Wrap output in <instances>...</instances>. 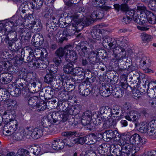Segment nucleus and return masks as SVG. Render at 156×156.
<instances>
[{
	"instance_id": "f257e3e1",
	"label": "nucleus",
	"mask_w": 156,
	"mask_h": 156,
	"mask_svg": "<svg viewBox=\"0 0 156 156\" xmlns=\"http://www.w3.org/2000/svg\"><path fill=\"white\" fill-rule=\"evenodd\" d=\"M103 39V46L107 49H111L113 52L112 55L116 59H119L126 56V52L125 49L117 44L116 40L114 39L112 41V38L109 36H105Z\"/></svg>"
},
{
	"instance_id": "f03ea898",
	"label": "nucleus",
	"mask_w": 156,
	"mask_h": 156,
	"mask_svg": "<svg viewBox=\"0 0 156 156\" xmlns=\"http://www.w3.org/2000/svg\"><path fill=\"white\" fill-rule=\"evenodd\" d=\"M68 119V115L66 114H60L58 112H53L50 113L47 117H44L41 120L42 128L47 127L52 130L50 127L51 124H59L61 122H64Z\"/></svg>"
},
{
	"instance_id": "7ed1b4c3",
	"label": "nucleus",
	"mask_w": 156,
	"mask_h": 156,
	"mask_svg": "<svg viewBox=\"0 0 156 156\" xmlns=\"http://www.w3.org/2000/svg\"><path fill=\"white\" fill-rule=\"evenodd\" d=\"M120 146H124L126 144L129 146L126 150L130 153L133 152V154L140 150L143 143L142 138L137 133L132 135L128 142L124 139H120Z\"/></svg>"
},
{
	"instance_id": "20e7f679",
	"label": "nucleus",
	"mask_w": 156,
	"mask_h": 156,
	"mask_svg": "<svg viewBox=\"0 0 156 156\" xmlns=\"http://www.w3.org/2000/svg\"><path fill=\"white\" fill-rule=\"evenodd\" d=\"M104 31L103 29H94L91 32V35L94 40L89 38L87 41H83L81 42L80 48L83 52H80L79 54L82 57L85 56V53L88 51L90 49L93 48L94 44L96 41V40H99L100 34H102Z\"/></svg>"
},
{
	"instance_id": "39448f33",
	"label": "nucleus",
	"mask_w": 156,
	"mask_h": 156,
	"mask_svg": "<svg viewBox=\"0 0 156 156\" xmlns=\"http://www.w3.org/2000/svg\"><path fill=\"white\" fill-rule=\"evenodd\" d=\"M74 25V24H70L63 31L60 30L57 33L56 37L58 43L62 44L64 41H66L70 36L74 34L76 30L75 28L73 27Z\"/></svg>"
},
{
	"instance_id": "423d86ee",
	"label": "nucleus",
	"mask_w": 156,
	"mask_h": 156,
	"mask_svg": "<svg viewBox=\"0 0 156 156\" xmlns=\"http://www.w3.org/2000/svg\"><path fill=\"white\" fill-rule=\"evenodd\" d=\"M51 133L52 131H50V129L49 128L47 127L42 128V126H40L33 129L30 135L33 139H37L42 136L44 133L50 134Z\"/></svg>"
},
{
	"instance_id": "0eeeda50",
	"label": "nucleus",
	"mask_w": 156,
	"mask_h": 156,
	"mask_svg": "<svg viewBox=\"0 0 156 156\" xmlns=\"http://www.w3.org/2000/svg\"><path fill=\"white\" fill-rule=\"evenodd\" d=\"M58 21L53 16H51L46 24V30L48 32H53L57 29Z\"/></svg>"
},
{
	"instance_id": "6e6552de",
	"label": "nucleus",
	"mask_w": 156,
	"mask_h": 156,
	"mask_svg": "<svg viewBox=\"0 0 156 156\" xmlns=\"http://www.w3.org/2000/svg\"><path fill=\"white\" fill-rule=\"evenodd\" d=\"M26 86L30 91L33 93H37L40 90L42 84L39 82L28 83L27 82Z\"/></svg>"
},
{
	"instance_id": "1a4fd4ad",
	"label": "nucleus",
	"mask_w": 156,
	"mask_h": 156,
	"mask_svg": "<svg viewBox=\"0 0 156 156\" xmlns=\"http://www.w3.org/2000/svg\"><path fill=\"white\" fill-rule=\"evenodd\" d=\"M146 11H148L147 10L141 11L140 14H136V19L134 20V21L140 25L143 24L144 23L147 21V18L146 16Z\"/></svg>"
},
{
	"instance_id": "9d476101",
	"label": "nucleus",
	"mask_w": 156,
	"mask_h": 156,
	"mask_svg": "<svg viewBox=\"0 0 156 156\" xmlns=\"http://www.w3.org/2000/svg\"><path fill=\"white\" fill-rule=\"evenodd\" d=\"M29 28L31 27V30L32 32H37L40 31L42 28V24L39 19H36L29 26Z\"/></svg>"
},
{
	"instance_id": "9b49d317",
	"label": "nucleus",
	"mask_w": 156,
	"mask_h": 156,
	"mask_svg": "<svg viewBox=\"0 0 156 156\" xmlns=\"http://www.w3.org/2000/svg\"><path fill=\"white\" fill-rule=\"evenodd\" d=\"M33 44L36 47L41 45L44 43V38L41 34H34L32 38Z\"/></svg>"
},
{
	"instance_id": "f8f14e48",
	"label": "nucleus",
	"mask_w": 156,
	"mask_h": 156,
	"mask_svg": "<svg viewBox=\"0 0 156 156\" xmlns=\"http://www.w3.org/2000/svg\"><path fill=\"white\" fill-rule=\"evenodd\" d=\"M156 83L152 82L147 84L148 89L147 90L148 96L151 98L156 97Z\"/></svg>"
},
{
	"instance_id": "ddd939ff",
	"label": "nucleus",
	"mask_w": 156,
	"mask_h": 156,
	"mask_svg": "<svg viewBox=\"0 0 156 156\" xmlns=\"http://www.w3.org/2000/svg\"><path fill=\"white\" fill-rule=\"evenodd\" d=\"M87 84L86 82H83L80 83L79 86L80 94L84 96H87L89 95L92 91L91 88L86 87Z\"/></svg>"
},
{
	"instance_id": "4468645a",
	"label": "nucleus",
	"mask_w": 156,
	"mask_h": 156,
	"mask_svg": "<svg viewBox=\"0 0 156 156\" xmlns=\"http://www.w3.org/2000/svg\"><path fill=\"white\" fill-rule=\"evenodd\" d=\"M67 51L65 57L66 62L70 63H75L77 61V56L73 51L71 50L69 51V53Z\"/></svg>"
},
{
	"instance_id": "2eb2a0df",
	"label": "nucleus",
	"mask_w": 156,
	"mask_h": 156,
	"mask_svg": "<svg viewBox=\"0 0 156 156\" xmlns=\"http://www.w3.org/2000/svg\"><path fill=\"white\" fill-rule=\"evenodd\" d=\"M13 78V76L10 73H4L0 75V83L7 84L10 82Z\"/></svg>"
},
{
	"instance_id": "dca6fc26",
	"label": "nucleus",
	"mask_w": 156,
	"mask_h": 156,
	"mask_svg": "<svg viewBox=\"0 0 156 156\" xmlns=\"http://www.w3.org/2000/svg\"><path fill=\"white\" fill-rule=\"evenodd\" d=\"M125 118L129 121H132L136 125L139 119L138 114L136 111L132 110L128 112L125 116Z\"/></svg>"
},
{
	"instance_id": "f3484780",
	"label": "nucleus",
	"mask_w": 156,
	"mask_h": 156,
	"mask_svg": "<svg viewBox=\"0 0 156 156\" xmlns=\"http://www.w3.org/2000/svg\"><path fill=\"white\" fill-rule=\"evenodd\" d=\"M100 115L103 119H107L108 117L111 116V109L108 106H103L100 108Z\"/></svg>"
},
{
	"instance_id": "a211bd4d",
	"label": "nucleus",
	"mask_w": 156,
	"mask_h": 156,
	"mask_svg": "<svg viewBox=\"0 0 156 156\" xmlns=\"http://www.w3.org/2000/svg\"><path fill=\"white\" fill-rule=\"evenodd\" d=\"M100 92L101 96L105 97H108L112 94V90H110L109 86L107 84L100 86Z\"/></svg>"
},
{
	"instance_id": "6ab92c4d",
	"label": "nucleus",
	"mask_w": 156,
	"mask_h": 156,
	"mask_svg": "<svg viewBox=\"0 0 156 156\" xmlns=\"http://www.w3.org/2000/svg\"><path fill=\"white\" fill-rule=\"evenodd\" d=\"M72 48L71 45H66L64 48L60 47L55 51V54L57 56L62 58L66 53V51H70Z\"/></svg>"
},
{
	"instance_id": "aec40b11",
	"label": "nucleus",
	"mask_w": 156,
	"mask_h": 156,
	"mask_svg": "<svg viewBox=\"0 0 156 156\" xmlns=\"http://www.w3.org/2000/svg\"><path fill=\"white\" fill-rule=\"evenodd\" d=\"M64 147L63 140L62 139H55L52 142V147L55 150L62 149Z\"/></svg>"
},
{
	"instance_id": "412c9836",
	"label": "nucleus",
	"mask_w": 156,
	"mask_h": 156,
	"mask_svg": "<svg viewBox=\"0 0 156 156\" xmlns=\"http://www.w3.org/2000/svg\"><path fill=\"white\" fill-rule=\"evenodd\" d=\"M111 109V116L114 117H118V119H120V117L122 115V110L118 106H113Z\"/></svg>"
},
{
	"instance_id": "4be33fe9",
	"label": "nucleus",
	"mask_w": 156,
	"mask_h": 156,
	"mask_svg": "<svg viewBox=\"0 0 156 156\" xmlns=\"http://www.w3.org/2000/svg\"><path fill=\"white\" fill-rule=\"evenodd\" d=\"M103 126V129H107L112 127L116 124V121L111 118H109L106 120L105 119Z\"/></svg>"
},
{
	"instance_id": "5701e85b",
	"label": "nucleus",
	"mask_w": 156,
	"mask_h": 156,
	"mask_svg": "<svg viewBox=\"0 0 156 156\" xmlns=\"http://www.w3.org/2000/svg\"><path fill=\"white\" fill-rule=\"evenodd\" d=\"M44 82L48 84H50L53 86L55 82V76L51 73L47 74L44 78Z\"/></svg>"
},
{
	"instance_id": "b1692460",
	"label": "nucleus",
	"mask_w": 156,
	"mask_h": 156,
	"mask_svg": "<svg viewBox=\"0 0 156 156\" xmlns=\"http://www.w3.org/2000/svg\"><path fill=\"white\" fill-rule=\"evenodd\" d=\"M87 144L91 145L96 143L98 141V137L94 133H90L87 135Z\"/></svg>"
},
{
	"instance_id": "393cba45",
	"label": "nucleus",
	"mask_w": 156,
	"mask_h": 156,
	"mask_svg": "<svg viewBox=\"0 0 156 156\" xmlns=\"http://www.w3.org/2000/svg\"><path fill=\"white\" fill-rule=\"evenodd\" d=\"M74 66L73 65L70 63H69L63 66V70L64 72L68 74H73Z\"/></svg>"
},
{
	"instance_id": "a878e982",
	"label": "nucleus",
	"mask_w": 156,
	"mask_h": 156,
	"mask_svg": "<svg viewBox=\"0 0 156 156\" xmlns=\"http://www.w3.org/2000/svg\"><path fill=\"white\" fill-rule=\"evenodd\" d=\"M27 28H19L17 32L18 34L22 37H24L25 38H28L31 37L30 33L28 31Z\"/></svg>"
},
{
	"instance_id": "bb28decb",
	"label": "nucleus",
	"mask_w": 156,
	"mask_h": 156,
	"mask_svg": "<svg viewBox=\"0 0 156 156\" xmlns=\"http://www.w3.org/2000/svg\"><path fill=\"white\" fill-rule=\"evenodd\" d=\"M10 87H12L13 88L12 90H8L10 91V94L13 97H16L19 96L20 94L21 90L18 87L15 88L11 84H9L7 87L9 88Z\"/></svg>"
},
{
	"instance_id": "cd10ccee",
	"label": "nucleus",
	"mask_w": 156,
	"mask_h": 156,
	"mask_svg": "<svg viewBox=\"0 0 156 156\" xmlns=\"http://www.w3.org/2000/svg\"><path fill=\"white\" fill-rule=\"evenodd\" d=\"M28 51H29V55L27 57H25L26 61L24 62L26 63L27 62H32V64L34 62V60H35L34 58V53L33 50L30 47H28Z\"/></svg>"
},
{
	"instance_id": "c85d7f7f",
	"label": "nucleus",
	"mask_w": 156,
	"mask_h": 156,
	"mask_svg": "<svg viewBox=\"0 0 156 156\" xmlns=\"http://www.w3.org/2000/svg\"><path fill=\"white\" fill-rule=\"evenodd\" d=\"M147 17V21L150 23L155 24L156 23V16L153 13L150 11H146Z\"/></svg>"
},
{
	"instance_id": "c756f323",
	"label": "nucleus",
	"mask_w": 156,
	"mask_h": 156,
	"mask_svg": "<svg viewBox=\"0 0 156 156\" xmlns=\"http://www.w3.org/2000/svg\"><path fill=\"white\" fill-rule=\"evenodd\" d=\"M124 94V92L119 87H115L112 90V94L115 98H119L122 97Z\"/></svg>"
},
{
	"instance_id": "7c9ffc66",
	"label": "nucleus",
	"mask_w": 156,
	"mask_h": 156,
	"mask_svg": "<svg viewBox=\"0 0 156 156\" xmlns=\"http://www.w3.org/2000/svg\"><path fill=\"white\" fill-rule=\"evenodd\" d=\"M116 132L112 131V130H109L107 131L106 134V137L107 138L111 140L112 139H114L115 140L117 141H119L120 143V139H119V137L118 139H117V137L116 136V135L115 134V133Z\"/></svg>"
},
{
	"instance_id": "2f4dec72",
	"label": "nucleus",
	"mask_w": 156,
	"mask_h": 156,
	"mask_svg": "<svg viewBox=\"0 0 156 156\" xmlns=\"http://www.w3.org/2000/svg\"><path fill=\"white\" fill-rule=\"evenodd\" d=\"M62 75L61 74L59 78L57 79H55V84L53 85V87L56 88L60 89L63 86H65V84L63 85L64 82L63 79H62Z\"/></svg>"
},
{
	"instance_id": "473e14b6",
	"label": "nucleus",
	"mask_w": 156,
	"mask_h": 156,
	"mask_svg": "<svg viewBox=\"0 0 156 156\" xmlns=\"http://www.w3.org/2000/svg\"><path fill=\"white\" fill-rule=\"evenodd\" d=\"M40 62L42 61H40ZM33 66H36L37 68L41 70L47 68V64H45L43 62H39L37 60H34V62L33 63Z\"/></svg>"
},
{
	"instance_id": "72a5a7b5",
	"label": "nucleus",
	"mask_w": 156,
	"mask_h": 156,
	"mask_svg": "<svg viewBox=\"0 0 156 156\" xmlns=\"http://www.w3.org/2000/svg\"><path fill=\"white\" fill-rule=\"evenodd\" d=\"M46 104L44 101L41 100L37 102L36 106V109L38 111H43L47 108Z\"/></svg>"
},
{
	"instance_id": "f704fd0d",
	"label": "nucleus",
	"mask_w": 156,
	"mask_h": 156,
	"mask_svg": "<svg viewBox=\"0 0 156 156\" xmlns=\"http://www.w3.org/2000/svg\"><path fill=\"white\" fill-rule=\"evenodd\" d=\"M38 100V98L36 96L31 97L28 99L29 105L31 108H33L36 107Z\"/></svg>"
},
{
	"instance_id": "c9c22d12",
	"label": "nucleus",
	"mask_w": 156,
	"mask_h": 156,
	"mask_svg": "<svg viewBox=\"0 0 156 156\" xmlns=\"http://www.w3.org/2000/svg\"><path fill=\"white\" fill-rule=\"evenodd\" d=\"M98 54V52L96 51H91L89 56L90 60L91 62H94V64L97 62Z\"/></svg>"
},
{
	"instance_id": "e433bc0d",
	"label": "nucleus",
	"mask_w": 156,
	"mask_h": 156,
	"mask_svg": "<svg viewBox=\"0 0 156 156\" xmlns=\"http://www.w3.org/2000/svg\"><path fill=\"white\" fill-rule=\"evenodd\" d=\"M64 145H65L69 147H71L73 146L75 144V139H71L67 138L63 140Z\"/></svg>"
},
{
	"instance_id": "4c0bfd02",
	"label": "nucleus",
	"mask_w": 156,
	"mask_h": 156,
	"mask_svg": "<svg viewBox=\"0 0 156 156\" xmlns=\"http://www.w3.org/2000/svg\"><path fill=\"white\" fill-rule=\"evenodd\" d=\"M78 18L76 21H75L74 23V27L73 28H75V30L76 31H80L82 30L83 28V21H78Z\"/></svg>"
},
{
	"instance_id": "58836bf2",
	"label": "nucleus",
	"mask_w": 156,
	"mask_h": 156,
	"mask_svg": "<svg viewBox=\"0 0 156 156\" xmlns=\"http://www.w3.org/2000/svg\"><path fill=\"white\" fill-rule=\"evenodd\" d=\"M30 154L29 151L23 148L19 149L16 153L17 156H31Z\"/></svg>"
},
{
	"instance_id": "ea45409f",
	"label": "nucleus",
	"mask_w": 156,
	"mask_h": 156,
	"mask_svg": "<svg viewBox=\"0 0 156 156\" xmlns=\"http://www.w3.org/2000/svg\"><path fill=\"white\" fill-rule=\"evenodd\" d=\"M143 93L135 87L132 90V96L134 98L137 99L140 97L142 93Z\"/></svg>"
},
{
	"instance_id": "a19ab883",
	"label": "nucleus",
	"mask_w": 156,
	"mask_h": 156,
	"mask_svg": "<svg viewBox=\"0 0 156 156\" xmlns=\"http://www.w3.org/2000/svg\"><path fill=\"white\" fill-rule=\"evenodd\" d=\"M17 122L16 120H13L10 122L8 125V126L9 127L10 129L12 131H13V132H16L18 127Z\"/></svg>"
},
{
	"instance_id": "79ce46f5",
	"label": "nucleus",
	"mask_w": 156,
	"mask_h": 156,
	"mask_svg": "<svg viewBox=\"0 0 156 156\" xmlns=\"http://www.w3.org/2000/svg\"><path fill=\"white\" fill-rule=\"evenodd\" d=\"M131 74L132 75V76H131V77L132 78V79H133L134 80L137 79L138 81H137V83H136L137 80H136V84L135 85V86L136 87L138 85L140 84V83L139 73L138 72L136 71H133L132 73H131Z\"/></svg>"
},
{
	"instance_id": "37998d69",
	"label": "nucleus",
	"mask_w": 156,
	"mask_h": 156,
	"mask_svg": "<svg viewBox=\"0 0 156 156\" xmlns=\"http://www.w3.org/2000/svg\"><path fill=\"white\" fill-rule=\"evenodd\" d=\"M8 36L11 39V41L12 43H15L17 41L18 39L16 32L11 31L8 33Z\"/></svg>"
},
{
	"instance_id": "c03bdc74",
	"label": "nucleus",
	"mask_w": 156,
	"mask_h": 156,
	"mask_svg": "<svg viewBox=\"0 0 156 156\" xmlns=\"http://www.w3.org/2000/svg\"><path fill=\"white\" fill-rule=\"evenodd\" d=\"M23 137V135L22 136L21 133L15 132L12 135L11 137L15 140H21L24 138Z\"/></svg>"
},
{
	"instance_id": "a18cd8bd",
	"label": "nucleus",
	"mask_w": 156,
	"mask_h": 156,
	"mask_svg": "<svg viewBox=\"0 0 156 156\" xmlns=\"http://www.w3.org/2000/svg\"><path fill=\"white\" fill-rule=\"evenodd\" d=\"M27 73L24 69H22L20 70L18 73V75L20 80L22 81L23 80L24 81L26 80L27 78Z\"/></svg>"
},
{
	"instance_id": "49530a36",
	"label": "nucleus",
	"mask_w": 156,
	"mask_h": 156,
	"mask_svg": "<svg viewBox=\"0 0 156 156\" xmlns=\"http://www.w3.org/2000/svg\"><path fill=\"white\" fill-rule=\"evenodd\" d=\"M141 38L144 43H148L151 41L152 37L146 33H142L140 35Z\"/></svg>"
},
{
	"instance_id": "de8ad7c7",
	"label": "nucleus",
	"mask_w": 156,
	"mask_h": 156,
	"mask_svg": "<svg viewBox=\"0 0 156 156\" xmlns=\"http://www.w3.org/2000/svg\"><path fill=\"white\" fill-rule=\"evenodd\" d=\"M87 135L85 136L79 137L78 138L75 139L76 144H80L83 145L85 143L87 144Z\"/></svg>"
},
{
	"instance_id": "09e8293b",
	"label": "nucleus",
	"mask_w": 156,
	"mask_h": 156,
	"mask_svg": "<svg viewBox=\"0 0 156 156\" xmlns=\"http://www.w3.org/2000/svg\"><path fill=\"white\" fill-rule=\"evenodd\" d=\"M62 16H64V15L62 14L61 16V17L59 19L58 21V25L61 28H63L67 27L66 25L67 24L66 20H65L64 17L63 18Z\"/></svg>"
},
{
	"instance_id": "8fccbe9b",
	"label": "nucleus",
	"mask_w": 156,
	"mask_h": 156,
	"mask_svg": "<svg viewBox=\"0 0 156 156\" xmlns=\"http://www.w3.org/2000/svg\"><path fill=\"white\" fill-rule=\"evenodd\" d=\"M65 20H66V23L68 24H74V22L77 20V17L76 16H72L67 15L66 17H64Z\"/></svg>"
},
{
	"instance_id": "3c124183",
	"label": "nucleus",
	"mask_w": 156,
	"mask_h": 156,
	"mask_svg": "<svg viewBox=\"0 0 156 156\" xmlns=\"http://www.w3.org/2000/svg\"><path fill=\"white\" fill-rule=\"evenodd\" d=\"M3 133L4 134L5 136H10L11 137L13 133V131L10 129L8 125L5 126L3 128Z\"/></svg>"
},
{
	"instance_id": "603ef678",
	"label": "nucleus",
	"mask_w": 156,
	"mask_h": 156,
	"mask_svg": "<svg viewBox=\"0 0 156 156\" xmlns=\"http://www.w3.org/2000/svg\"><path fill=\"white\" fill-rule=\"evenodd\" d=\"M136 14H138L137 13H136L134 10H129L126 12L125 15L127 16L130 17V18L134 21L135 19H136Z\"/></svg>"
},
{
	"instance_id": "864d4df0",
	"label": "nucleus",
	"mask_w": 156,
	"mask_h": 156,
	"mask_svg": "<svg viewBox=\"0 0 156 156\" xmlns=\"http://www.w3.org/2000/svg\"><path fill=\"white\" fill-rule=\"evenodd\" d=\"M106 0H93L92 4L95 7H101L104 4Z\"/></svg>"
},
{
	"instance_id": "5fc2aeb1",
	"label": "nucleus",
	"mask_w": 156,
	"mask_h": 156,
	"mask_svg": "<svg viewBox=\"0 0 156 156\" xmlns=\"http://www.w3.org/2000/svg\"><path fill=\"white\" fill-rule=\"evenodd\" d=\"M123 77L124 78V81L123 82H122V80H121V86L122 88L125 89H127L128 87L132 88V87L131 86L130 87L129 86L128 84L127 83V76L126 75H122Z\"/></svg>"
},
{
	"instance_id": "6e6d98bb",
	"label": "nucleus",
	"mask_w": 156,
	"mask_h": 156,
	"mask_svg": "<svg viewBox=\"0 0 156 156\" xmlns=\"http://www.w3.org/2000/svg\"><path fill=\"white\" fill-rule=\"evenodd\" d=\"M82 21L84 26H88L94 22V20L90 17L83 18Z\"/></svg>"
},
{
	"instance_id": "4d7b16f0",
	"label": "nucleus",
	"mask_w": 156,
	"mask_h": 156,
	"mask_svg": "<svg viewBox=\"0 0 156 156\" xmlns=\"http://www.w3.org/2000/svg\"><path fill=\"white\" fill-rule=\"evenodd\" d=\"M82 118L87 120L91 121V113L90 111H87L84 112L82 115Z\"/></svg>"
},
{
	"instance_id": "13d9d810",
	"label": "nucleus",
	"mask_w": 156,
	"mask_h": 156,
	"mask_svg": "<svg viewBox=\"0 0 156 156\" xmlns=\"http://www.w3.org/2000/svg\"><path fill=\"white\" fill-rule=\"evenodd\" d=\"M68 103L66 102H62L59 105H57V108L60 109V110L62 111H65L67 108V105Z\"/></svg>"
},
{
	"instance_id": "bf43d9fd",
	"label": "nucleus",
	"mask_w": 156,
	"mask_h": 156,
	"mask_svg": "<svg viewBox=\"0 0 156 156\" xmlns=\"http://www.w3.org/2000/svg\"><path fill=\"white\" fill-rule=\"evenodd\" d=\"M103 118L101 115L99 116H97V117L93 119V123L94 125H98L104 120V119H103Z\"/></svg>"
},
{
	"instance_id": "052dcab7",
	"label": "nucleus",
	"mask_w": 156,
	"mask_h": 156,
	"mask_svg": "<svg viewBox=\"0 0 156 156\" xmlns=\"http://www.w3.org/2000/svg\"><path fill=\"white\" fill-rule=\"evenodd\" d=\"M33 130L32 128L30 127L27 126L23 130V133L24 136H26L31 134Z\"/></svg>"
},
{
	"instance_id": "680f3d73",
	"label": "nucleus",
	"mask_w": 156,
	"mask_h": 156,
	"mask_svg": "<svg viewBox=\"0 0 156 156\" xmlns=\"http://www.w3.org/2000/svg\"><path fill=\"white\" fill-rule=\"evenodd\" d=\"M154 4L156 5V0H150L148 5L151 10L156 11V8L154 6Z\"/></svg>"
},
{
	"instance_id": "e2e57ef3",
	"label": "nucleus",
	"mask_w": 156,
	"mask_h": 156,
	"mask_svg": "<svg viewBox=\"0 0 156 156\" xmlns=\"http://www.w3.org/2000/svg\"><path fill=\"white\" fill-rule=\"evenodd\" d=\"M31 150H33V153L35 155H38L40 153L41 148L39 145H34L32 147Z\"/></svg>"
},
{
	"instance_id": "0e129e2a",
	"label": "nucleus",
	"mask_w": 156,
	"mask_h": 156,
	"mask_svg": "<svg viewBox=\"0 0 156 156\" xmlns=\"http://www.w3.org/2000/svg\"><path fill=\"white\" fill-rule=\"evenodd\" d=\"M149 127V126L148 127V125L146 124L142 125L139 129V131L141 133H145L148 131Z\"/></svg>"
},
{
	"instance_id": "69168bd1",
	"label": "nucleus",
	"mask_w": 156,
	"mask_h": 156,
	"mask_svg": "<svg viewBox=\"0 0 156 156\" xmlns=\"http://www.w3.org/2000/svg\"><path fill=\"white\" fill-rule=\"evenodd\" d=\"M19 12L21 17L23 19H25L28 17L29 13L25 9H20L19 10Z\"/></svg>"
},
{
	"instance_id": "338daca9",
	"label": "nucleus",
	"mask_w": 156,
	"mask_h": 156,
	"mask_svg": "<svg viewBox=\"0 0 156 156\" xmlns=\"http://www.w3.org/2000/svg\"><path fill=\"white\" fill-rule=\"evenodd\" d=\"M73 74V75L80 76L82 75L83 71L81 68L79 67H76L74 68Z\"/></svg>"
},
{
	"instance_id": "774afa93",
	"label": "nucleus",
	"mask_w": 156,
	"mask_h": 156,
	"mask_svg": "<svg viewBox=\"0 0 156 156\" xmlns=\"http://www.w3.org/2000/svg\"><path fill=\"white\" fill-rule=\"evenodd\" d=\"M76 132L74 131L64 132L62 133V135L63 136L69 137L73 135H74L76 134Z\"/></svg>"
}]
</instances>
